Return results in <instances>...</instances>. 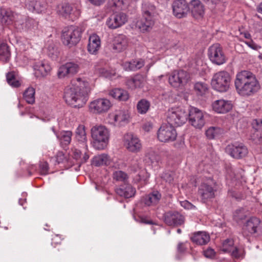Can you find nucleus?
<instances>
[{"instance_id": "obj_1", "label": "nucleus", "mask_w": 262, "mask_h": 262, "mask_svg": "<svg viewBox=\"0 0 262 262\" xmlns=\"http://www.w3.org/2000/svg\"><path fill=\"white\" fill-rule=\"evenodd\" d=\"M90 92L89 83L80 78H77L73 80L71 86L66 88L64 98L68 104L79 108L88 100Z\"/></svg>"}, {"instance_id": "obj_2", "label": "nucleus", "mask_w": 262, "mask_h": 262, "mask_svg": "<svg viewBox=\"0 0 262 262\" xmlns=\"http://www.w3.org/2000/svg\"><path fill=\"white\" fill-rule=\"evenodd\" d=\"M234 84L237 93L242 96H250L260 88L255 76L247 71H243L236 74Z\"/></svg>"}, {"instance_id": "obj_3", "label": "nucleus", "mask_w": 262, "mask_h": 262, "mask_svg": "<svg viewBox=\"0 0 262 262\" xmlns=\"http://www.w3.org/2000/svg\"><path fill=\"white\" fill-rule=\"evenodd\" d=\"M142 17L136 23V27L144 32L151 29L154 25V16L156 13L155 6L149 2H144L142 6Z\"/></svg>"}, {"instance_id": "obj_4", "label": "nucleus", "mask_w": 262, "mask_h": 262, "mask_svg": "<svg viewBox=\"0 0 262 262\" xmlns=\"http://www.w3.org/2000/svg\"><path fill=\"white\" fill-rule=\"evenodd\" d=\"M93 147L98 150L104 149L108 142L110 132L107 128L102 125H96L91 129Z\"/></svg>"}, {"instance_id": "obj_5", "label": "nucleus", "mask_w": 262, "mask_h": 262, "mask_svg": "<svg viewBox=\"0 0 262 262\" xmlns=\"http://www.w3.org/2000/svg\"><path fill=\"white\" fill-rule=\"evenodd\" d=\"M188 111L182 107H173L167 113V121L168 124L173 126H181L188 120Z\"/></svg>"}, {"instance_id": "obj_6", "label": "nucleus", "mask_w": 262, "mask_h": 262, "mask_svg": "<svg viewBox=\"0 0 262 262\" xmlns=\"http://www.w3.org/2000/svg\"><path fill=\"white\" fill-rule=\"evenodd\" d=\"M0 20L3 25L9 26L14 24L15 28L23 29L22 25L24 23L23 16L14 13L10 9L5 8H0Z\"/></svg>"}, {"instance_id": "obj_7", "label": "nucleus", "mask_w": 262, "mask_h": 262, "mask_svg": "<svg viewBox=\"0 0 262 262\" xmlns=\"http://www.w3.org/2000/svg\"><path fill=\"white\" fill-rule=\"evenodd\" d=\"M81 33V29L77 27L71 26L66 27L62 31V41L64 45L71 47L80 41Z\"/></svg>"}, {"instance_id": "obj_8", "label": "nucleus", "mask_w": 262, "mask_h": 262, "mask_svg": "<svg viewBox=\"0 0 262 262\" xmlns=\"http://www.w3.org/2000/svg\"><path fill=\"white\" fill-rule=\"evenodd\" d=\"M231 82V77L226 71L219 72L213 76L211 80L212 88L220 92H225L228 90Z\"/></svg>"}, {"instance_id": "obj_9", "label": "nucleus", "mask_w": 262, "mask_h": 262, "mask_svg": "<svg viewBox=\"0 0 262 262\" xmlns=\"http://www.w3.org/2000/svg\"><path fill=\"white\" fill-rule=\"evenodd\" d=\"M122 142L124 147L129 152L137 153L142 149V145L141 140L132 133L125 134L123 137Z\"/></svg>"}, {"instance_id": "obj_10", "label": "nucleus", "mask_w": 262, "mask_h": 262, "mask_svg": "<svg viewBox=\"0 0 262 262\" xmlns=\"http://www.w3.org/2000/svg\"><path fill=\"white\" fill-rule=\"evenodd\" d=\"M177 136V133L174 127L168 123L162 124L157 132L158 139L162 142L174 141Z\"/></svg>"}, {"instance_id": "obj_11", "label": "nucleus", "mask_w": 262, "mask_h": 262, "mask_svg": "<svg viewBox=\"0 0 262 262\" xmlns=\"http://www.w3.org/2000/svg\"><path fill=\"white\" fill-rule=\"evenodd\" d=\"M208 56L211 61L217 65H221L226 61V56L221 45L215 43L208 49Z\"/></svg>"}, {"instance_id": "obj_12", "label": "nucleus", "mask_w": 262, "mask_h": 262, "mask_svg": "<svg viewBox=\"0 0 262 262\" xmlns=\"http://www.w3.org/2000/svg\"><path fill=\"white\" fill-rule=\"evenodd\" d=\"M141 163L140 159H133L131 162L129 169L133 172H138V174L134 178L135 182L138 183L143 181L146 183L149 178V174L144 168H142Z\"/></svg>"}, {"instance_id": "obj_13", "label": "nucleus", "mask_w": 262, "mask_h": 262, "mask_svg": "<svg viewBox=\"0 0 262 262\" xmlns=\"http://www.w3.org/2000/svg\"><path fill=\"white\" fill-rule=\"evenodd\" d=\"M226 152L235 159H241L248 153L247 147L242 143L235 142L229 144L225 148Z\"/></svg>"}, {"instance_id": "obj_14", "label": "nucleus", "mask_w": 262, "mask_h": 262, "mask_svg": "<svg viewBox=\"0 0 262 262\" xmlns=\"http://www.w3.org/2000/svg\"><path fill=\"white\" fill-rule=\"evenodd\" d=\"M188 113L189 123L196 128L201 129L205 125V121L204 115L203 112L199 109L192 107Z\"/></svg>"}, {"instance_id": "obj_15", "label": "nucleus", "mask_w": 262, "mask_h": 262, "mask_svg": "<svg viewBox=\"0 0 262 262\" xmlns=\"http://www.w3.org/2000/svg\"><path fill=\"white\" fill-rule=\"evenodd\" d=\"M79 70L80 66L77 61L67 62L59 68L57 75L59 78H62L77 74Z\"/></svg>"}, {"instance_id": "obj_16", "label": "nucleus", "mask_w": 262, "mask_h": 262, "mask_svg": "<svg viewBox=\"0 0 262 262\" xmlns=\"http://www.w3.org/2000/svg\"><path fill=\"white\" fill-rule=\"evenodd\" d=\"M112 105L108 99L100 98L92 101L89 104V108L94 113L101 114L107 112Z\"/></svg>"}, {"instance_id": "obj_17", "label": "nucleus", "mask_w": 262, "mask_h": 262, "mask_svg": "<svg viewBox=\"0 0 262 262\" xmlns=\"http://www.w3.org/2000/svg\"><path fill=\"white\" fill-rule=\"evenodd\" d=\"M189 79V75L184 70L174 71L169 77L168 80L170 85L178 88L185 84Z\"/></svg>"}, {"instance_id": "obj_18", "label": "nucleus", "mask_w": 262, "mask_h": 262, "mask_svg": "<svg viewBox=\"0 0 262 262\" xmlns=\"http://www.w3.org/2000/svg\"><path fill=\"white\" fill-rule=\"evenodd\" d=\"M128 20L127 15L123 12L115 13L108 17L106 25L112 29H115L124 25Z\"/></svg>"}, {"instance_id": "obj_19", "label": "nucleus", "mask_w": 262, "mask_h": 262, "mask_svg": "<svg viewBox=\"0 0 262 262\" xmlns=\"http://www.w3.org/2000/svg\"><path fill=\"white\" fill-rule=\"evenodd\" d=\"M245 229L255 236L261 235L262 221L257 217H251L247 221Z\"/></svg>"}, {"instance_id": "obj_20", "label": "nucleus", "mask_w": 262, "mask_h": 262, "mask_svg": "<svg viewBox=\"0 0 262 262\" xmlns=\"http://www.w3.org/2000/svg\"><path fill=\"white\" fill-rule=\"evenodd\" d=\"M129 115L127 111L118 110L113 114L110 115L112 123L115 126H124L128 122Z\"/></svg>"}, {"instance_id": "obj_21", "label": "nucleus", "mask_w": 262, "mask_h": 262, "mask_svg": "<svg viewBox=\"0 0 262 262\" xmlns=\"http://www.w3.org/2000/svg\"><path fill=\"white\" fill-rule=\"evenodd\" d=\"M172 6L174 15L179 18L185 17L190 10L189 5L185 0H175Z\"/></svg>"}, {"instance_id": "obj_22", "label": "nucleus", "mask_w": 262, "mask_h": 262, "mask_svg": "<svg viewBox=\"0 0 262 262\" xmlns=\"http://www.w3.org/2000/svg\"><path fill=\"white\" fill-rule=\"evenodd\" d=\"M137 0H108L106 7L110 11H115L126 10L128 7Z\"/></svg>"}, {"instance_id": "obj_23", "label": "nucleus", "mask_w": 262, "mask_h": 262, "mask_svg": "<svg viewBox=\"0 0 262 262\" xmlns=\"http://www.w3.org/2000/svg\"><path fill=\"white\" fill-rule=\"evenodd\" d=\"M34 74L36 77L47 76L51 70L49 63L45 60L36 62L33 66Z\"/></svg>"}, {"instance_id": "obj_24", "label": "nucleus", "mask_w": 262, "mask_h": 262, "mask_svg": "<svg viewBox=\"0 0 262 262\" xmlns=\"http://www.w3.org/2000/svg\"><path fill=\"white\" fill-rule=\"evenodd\" d=\"M215 191L212 186L206 183L202 184L199 189V193L204 203H206L213 199L215 196Z\"/></svg>"}, {"instance_id": "obj_25", "label": "nucleus", "mask_w": 262, "mask_h": 262, "mask_svg": "<svg viewBox=\"0 0 262 262\" xmlns=\"http://www.w3.org/2000/svg\"><path fill=\"white\" fill-rule=\"evenodd\" d=\"M128 40L126 36L119 34L114 37L113 41V49L117 52L126 50L128 47Z\"/></svg>"}, {"instance_id": "obj_26", "label": "nucleus", "mask_w": 262, "mask_h": 262, "mask_svg": "<svg viewBox=\"0 0 262 262\" xmlns=\"http://www.w3.org/2000/svg\"><path fill=\"white\" fill-rule=\"evenodd\" d=\"M232 108V103L228 100L220 99L215 101L212 103L213 110L217 113H226L229 112Z\"/></svg>"}, {"instance_id": "obj_27", "label": "nucleus", "mask_w": 262, "mask_h": 262, "mask_svg": "<svg viewBox=\"0 0 262 262\" xmlns=\"http://www.w3.org/2000/svg\"><path fill=\"white\" fill-rule=\"evenodd\" d=\"M116 192L119 195L124 198H130L135 196L136 189L129 184H124L116 189Z\"/></svg>"}, {"instance_id": "obj_28", "label": "nucleus", "mask_w": 262, "mask_h": 262, "mask_svg": "<svg viewBox=\"0 0 262 262\" xmlns=\"http://www.w3.org/2000/svg\"><path fill=\"white\" fill-rule=\"evenodd\" d=\"M26 7L29 11L32 12L41 13L46 10L47 4L44 1L32 0L26 4Z\"/></svg>"}, {"instance_id": "obj_29", "label": "nucleus", "mask_w": 262, "mask_h": 262, "mask_svg": "<svg viewBox=\"0 0 262 262\" xmlns=\"http://www.w3.org/2000/svg\"><path fill=\"white\" fill-rule=\"evenodd\" d=\"M101 46V41L99 37L96 34L91 35L89 39L88 51L92 54H96Z\"/></svg>"}, {"instance_id": "obj_30", "label": "nucleus", "mask_w": 262, "mask_h": 262, "mask_svg": "<svg viewBox=\"0 0 262 262\" xmlns=\"http://www.w3.org/2000/svg\"><path fill=\"white\" fill-rule=\"evenodd\" d=\"M192 15L196 18L203 16L204 13V6L200 1L192 0L189 5Z\"/></svg>"}, {"instance_id": "obj_31", "label": "nucleus", "mask_w": 262, "mask_h": 262, "mask_svg": "<svg viewBox=\"0 0 262 262\" xmlns=\"http://www.w3.org/2000/svg\"><path fill=\"white\" fill-rule=\"evenodd\" d=\"M164 221L169 226L180 225L184 222V217L182 214H165Z\"/></svg>"}, {"instance_id": "obj_32", "label": "nucleus", "mask_w": 262, "mask_h": 262, "mask_svg": "<svg viewBox=\"0 0 262 262\" xmlns=\"http://www.w3.org/2000/svg\"><path fill=\"white\" fill-rule=\"evenodd\" d=\"M73 7L68 3L62 4L58 6L57 8V12L61 16L64 18L71 17L72 15H74L75 13L79 14L78 11L76 10V12H73Z\"/></svg>"}, {"instance_id": "obj_33", "label": "nucleus", "mask_w": 262, "mask_h": 262, "mask_svg": "<svg viewBox=\"0 0 262 262\" xmlns=\"http://www.w3.org/2000/svg\"><path fill=\"white\" fill-rule=\"evenodd\" d=\"M209 234L205 231H198L194 233L191 237L192 242L200 245L207 244L210 241Z\"/></svg>"}, {"instance_id": "obj_34", "label": "nucleus", "mask_w": 262, "mask_h": 262, "mask_svg": "<svg viewBox=\"0 0 262 262\" xmlns=\"http://www.w3.org/2000/svg\"><path fill=\"white\" fill-rule=\"evenodd\" d=\"M145 83V78L141 75H136L126 81V85L131 89L142 88Z\"/></svg>"}, {"instance_id": "obj_35", "label": "nucleus", "mask_w": 262, "mask_h": 262, "mask_svg": "<svg viewBox=\"0 0 262 262\" xmlns=\"http://www.w3.org/2000/svg\"><path fill=\"white\" fill-rule=\"evenodd\" d=\"M161 197V195L158 191H154L143 199L144 203L147 206L156 204L159 202Z\"/></svg>"}, {"instance_id": "obj_36", "label": "nucleus", "mask_w": 262, "mask_h": 262, "mask_svg": "<svg viewBox=\"0 0 262 262\" xmlns=\"http://www.w3.org/2000/svg\"><path fill=\"white\" fill-rule=\"evenodd\" d=\"M111 162L110 157L105 154L99 155L94 157L93 163L96 166L109 165Z\"/></svg>"}, {"instance_id": "obj_37", "label": "nucleus", "mask_w": 262, "mask_h": 262, "mask_svg": "<svg viewBox=\"0 0 262 262\" xmlns=\"http://www.w3.org/2000/svg\"><path fill=\"white\" fill-rule=\"evenodd\" d=\"M110 94L120 101H126L129 98L127 92L121 89H115L110 92Z\"/></svg>"}, {"instance_id": "obj_38", "label": "nucleus", "mask_w": 262, "mask_h": 262, "mask_svg": "<svg viewBox=\"0 0 262 262\" xmlns=\"http://www.w3.org/2000/svg\"><path fill=\"white\" fill-rule=\"evenodd\" d=\"M75 138L78 142L86 146L87 138L84 125H79L77 127L75 132Z\"/></svg>"}, {"instance_id": "obj_39", "label": "nucleus", "mask_w": 262, "mask_h": 262, "mask_svg": "<svg viewBox=\"0 0 262 262\" xmlns=\"http://www.w3.org/2000/svg\"><path fill=\"white\" fill-rule=\"evenodd\" d=\"M10 55L7 44L0 41V61L7 62L10 59Z\"/></svg>"}, {"instance_id": "obj_40", "label": "nucleus", "mask_w": 262, "mask_h": 262, "mask_svg": "<svg viewBox=\"0 0 262 262\" xmlns=\"http://www.w3.org/2000/svg\"><path fill=\"white\" fill-rule=\"evenodd\" d=\"M223 129L219 127L211 126L206 131V136L209 139H213L223 133Z\"/></svg>"}, {"instance_id": "obj_41", "label": "nucleus", "mask_w": 262, "mask_h": 262, "mask_svg": "<svg viewBox=\"0 0 262 262\" xmlns=\"http://www.w3.org/2000/svg\"><path fill=\"white\" fill-rule=\"evenodd\" d=\"M35 89L32 87L27 88L23 94V98L29 104H33L35 102Z\"/></svg>"}, {"instance_id": "obj_42", "label": "nucleus", "mask_w": 262, "mask_h": 262, "mask_svg": "<svg viewBox=\"0 0 262 262\" xmlns=\"http://www.w3.org/2000/svg\"><path fill=\"white\" fill-rule=\"evenodd\" d=\"M207 84L203 82H197L194 84V90L197 95L203 96L208 91Z\"/></svg>"}, {"instance_id": "obj_43", "label": "nucleus", "mask_w": 262, "mask_h": 262, "mask_svg": "<svg viewBox=\"0 0 262 262\" xmlns=\"http://www.w3.org/2000/svg\"><path fill=\"white\" fill-rule=\"evenodd\" d=\"M150 107V103L146 99H142L137 103V108L138 112L141 114H145Z\"/></svg>"}, {"instance_id": "obj_44", "label": "nucleus", "mask_w": 262, "mask_h": 262, "mask_svg": "<svg viewBox=\"0 0 262 262\" xmlns=\"http://www.w3.org/2000/svg\"><path fill=\"white\" fill-rule=\"evenodd\" d=\"M6 78L8 84L12 87L17 88L20 85L19 81L16 79L13 71L8 72L6 75Z\"/></svg>"}, {"instance_id": "obj_45", "label": "nucleus", "mask_w": 262, "mask_h": 262, "mask_svg": "<svg viewBox=\"0 0 262 262\" xmlns=\"http://www.w3.org/2000/svg\"><path fill=\"white\" fill-rule=\"evenodd\" d=\"M72 132L71 131H63L61 132L60 136H57L59 138L63 144L68 145L71 141Z\"/></svg>"}, {"instance_id": "obj_46", "label": "nucleus", "mask_w": 262, "mask_h": 262, "mask_svg": "<svg viewBox=\"0 0 262 262\" xmlns=\"http://www.w3.org/2000/svg\"><path fill=\"white\" fill-rule=\"evenodd\" d=\"M47 53L49 57L53 59H56L58 55L57 47L53 42H51L48 45Z\"/></svg>"}, {"instance_id": "obj_47", "label": "nucleus", "mask_w": 262, "mask_h": 262, "mask_svg": "<svg viewBox=\"0 0 262 262\" xmlns=\"http://www.w3.org/2000/svg\"><path fill=\"white\" fill-rule=\"evenodd\" d=\"M233 247V240L232 239L227 238L222 243L221 249L224 252H231Z\"/></svg>"}, {"instance_id": "obj_48", "label": "nucleus", "mask_w": 262, "mask_h": 262, "mask_svg": "<svg viewBox=\"0 0 262 262\" xmlns=\"http://www.w3.org/2000/svg\"><path fill=\"white\" fill-rule=\"evenodd\" d=\"M113 179L117 181L125 182L128 179V176L122 171H116L113 173Z\"/></svg>"}, {"instance_id": "obj_49", "label": "nucleus", "mask_w": 262, "mask_h": 262, "mask_svg": "<svg viewBox=\"0 0 262 262\" xmlns=\"http://www.w3.org/2000/svg\"><path fill=\"white\" fill-rule=\"evenodd\" d=\"M133 217L137 222L148 224H153L152 222L144 214H133Z\"/></svg>"}, {"instance_id": "obj_50", "label": "nucleus", "mask_w": 262, "mask_h": 262, "mask_svg": "<svg viewBox=\"0 0 262 262\" xmlns=\"http://www.w3.org/2000/svg\"><path fill=\"white\" fill-rule=\"evenodd\" d=\"M253 128L255 132L262 131V119H256L253 120L252 123Z\"/></svg>"}, {"instance_id": "obj_51", "label": "nucleus", "mask_w": 262, "mask_h": 262, "mask_svg": "<svg viewBox=\"0 0 262 262\" xmlns=\"http://www.w3.org/2000/svg\"><path fill=\"white\" fill-rule=\"evenodd\" d=\"M253 141L257 144H262V134L259 132H255L251 136Z\"/></svg>"}, {"instance_id": "obj_52", "label": "nucleus", "mask_w": 262, "mask_h": 262, "mask_svg": "<svg viewBox=\"0 0 262 262\" xmlns=\"http://www.w3.org/2000/svg\"><path fill=\"white\" fill-rule=\"evenodd\" d=\"M231 252L232 256L236 258H239L243 255V249L241 248L234 247Z\"/></svg>"}, {"instance_id": "obj_53", "label": "nucleus", "mask_w": 262, "mask_h": 262, "mask_svg": "<svg viewBox=\"0 0 262 262\" xmlns=\"http://www.w3.org/2000/svg\"><path fill=\"white\" fill-rule=\"evenodd\" d=\"M162 178L168 183H171L173 181V176L171 172H166L162 174Z\"/></svg>"}, {"instance_id": "obj_54", "label": "nucleus", "mask_w": 262, "mask_h": 262, "mask_svg": "<svg viewBox=\"0 0 262 262\" xmlns=\"http://www.w3.org/2000/svg\"><path fill=\"white\" fill-rule=\"evenodd\" d=\"M39 167L41 174L46 175L48 173L49 165L47 162H41L39 164Z\"/></svg>"}, {"instance_id": "obj_55", "label": "nucleus", "mask_w": 262, "mask_h": 262, "mask_svg": "<svg viewBox=\"0 0 262 262\" xmlns=\"http://www.w3.org/2000/svg\"><path fill=\"white\" fill-rule=\"evenodd\" d=\"M124 68L126 70L128 71H136V68L135 63L134 60L129 62H125L123 64Z\"/></svg>"}, {"instance_id": "obj_56", "label": "nucleus", "mask_w": 262, "mask_h": 262, "mask_svg": "<svg viewBox=\"0 0 262 262\" xmlns=\"http://www.w3.org/2000/svg\"><path fill=\"white\" fill-rule=\"evenodd\" d=\"M36 26V22L32 18L28 19L25 22V27L27 30H31Z\"/></svg>"}, {"instance_id": "obj_57", "label": "nucleus", "mask_w": 262, "mask_h": 262, "mask_svg": "<svg viewBox=\"0 0 262 262\" xmlns=\"http://www.w3.org/2000/svg\"><path fill=\"white\" fill-rule=\"evenodd\" d=\"M180 204L181 206L186 209L195 210V207L186 200L181 202Z\"/></svg>"}, {"instance_id": "obj_58", "label": "nucleus", "mask_w": 262, "mask_h": 262, "mask_svg": "<svg viewBox=\"0 0 262 262\" xmlns=\"http://www.w3.org/2000/svg\"><path fill=\"white\" fill-rule=\"evenodd\" d=\"M215 252L214 250L210 248H208L204 251V255L206 257L212 258L215 256Z\"/></svg>"}, {"instance_id": "obj_59", "label": "nucleus", "mask_w": 262, "mask_h": 262, "mask_svg": "<svg viewBox=\"0 0 262 262\" xmlns=\"http://www.w3.org/2000/svg\"><path fill=\"white\" fill-rule=\"evenodd\" d=\"M55 159L56 160V162L57 164L62 163L64 161L65 159L64 155L62 152L59 151L57 153Z\"/></svg>"}, {"instance_id": "obj_60", "label": "nucleus", "mask_w": 262, "mask_h": 262, "mask_svg": "<svg viewBox=\"0 0 262 262\" xmlns=\"http://www.w3.org/2000/svg\"><path fill=\"white\" fill-rule=\"evenodd\" d=\"M186 243L180 242L177 246V251L179 253H183L186 250Z\"/></svg>"}, {"instance_id": "obj_61", "label": "nucleus", "mask_w": 262, "mask_h": 262, "mask_svg": "<svg viewBox=\"0 0 262 262\" xmlns=\"http://www.w3.org/2000/svg\"><path fill=\"white\" fill-rule=\"evenodd\" d=\"M92 5L99 6L104 4L106 0H88Z\"/></svg>"}, {"instance_id": "obj_62", "label": "nucleus", "mask_w": 262, "mask_h": 262, "mask_svg": "<svg viewBox=\"0 0 262 262\" xmlns=\"http://www.w3.org/2000/svg\"><path fill=\"white\" fill-rule=\"evenodd\" d=\"M136 70L140 69L144 65V62L142 59L134 60Z\"/></svg>"}, {"instance_id": "obj_63", "label": "nucleus", "mask_w": 262, "mask_h": 262, "mask_svg": "<svg viewBox=\"0 0 262 262\" xmlns=\"http://www.w3.org/2000/svg\"><path fill=\"white\" fill-rule=\"evenodd\" d=\"M81 151L78 149H75L74 151H73V157L74 159H78L80 157V156H81Z\"/></svg>"}, {"instance_id": "obj_64", "label": "nucleus", "mask_w": 262, "mask_h": 262, "mask_svg": "<svg viewBox=\"0 0 262 262\" xmlns=\"http://www.w3.org/2000/svg\"><path fill=\"white\" fill-rule=\"evenodd\" d=\"M248 46L251 47V48L253 49H255V50H257L259 48H260V47L254 43H248Z\"/></svg>"}]
</instances>
